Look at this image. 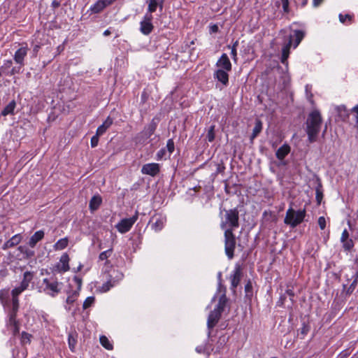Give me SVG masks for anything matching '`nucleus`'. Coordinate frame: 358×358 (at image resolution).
<instances>
[{"instance_id": "obj_39", "label": "nucleus", "mask_w": 358, "mask_h": 358, "mask_svg": "<svg viewBox=\"0 0 358 358\" xmlns=\"http://www.w3.org/2000/svg\"><path fill=\"white\" fill-rule=\"evenodd\" d=\"M245 297L250 299L252 296V284L250 280H248L245 285Z\"/></svg>"}, {"instance_id": "obj_3", "label": "nucleus", "mask_w": 358, "mask_h": 358, "mask_svg": "<svg viewBox=\"0 0 358 358\" xmlns=\"http://www.w3.org/2000/svg\"><path fill=\"white\" fill-rule=\"evenodd\" d=\"M28 50L29 48L26 44L15 51L13 59L17 66L13 67L9 72L6 73V76H11L22 72V69L25 65L24 59L27 55Z\"/></svg>"}, {"instance_id": "obj_54", "label": "nucleus", "mask_w": 358, "mask_h": 358, "mask_svg": "<svg viewBox=\"0 0 358 358\" xmlns=\"http://www.w3.org/2000/svg\"><path fill=\"white\" fill-rule=\"evenodd\" d=\"M286 294L289 296L290 301L292 303H294V290L292 289H287L286 290Z\"/></svg>"}, {"instance_id": "obj_29", "label": "nucleus", "mask_w": 358, "mask_h": 358, "mask_svg": "<svg viewBox=\"0 0 358 358\" xmlns=\"http://www.w3.org/2000/svg\"><path fill=\"white\" fill-rule=\"evenodd\" d=\"M342 243V247L344 252H352L355 243L352 238H349L348 239L344 240V242H341Z\"/></svg>"}, {"instance_id": "obj_8", "label": "nucleus", "mask_w": 358, "mask_h": 358, "mask_svg": "<svg viewBox=\"0 0 358 358\" xmlns=\"http://www.w3.org/2000/svg\"><path fill=\"white\" fill-rule=\"evenodd\" d=\"M160 171V166L157 163L145 164L142 166L141 173L145 175H149L155 177L159 174Z\"/></svg>"}, {"instance_id": "obj_11", "label": "nucleus", "mask_w": 358, "mask_h": 358, "mask_svg": "<svg viewBox=\"0 0 358 358\" xmlns=\"http://www.w3.org/2000/svg\"><path fill=\"white\" fill-rule=\"evenodd\" d=\"M217 66L226 71H230L232 66L227 54L223 53L216 63Z\"/></svg>"}, {"instance_id": "obj_60", "label": "nucleus", "mask_w": 358, "mask_h": 358, "mask_svg": "<svg viewBox=\"0 0 358 358\" xmlns=\"http://www.w3.org/2000/svg\"><path fill=\"white\" fill-rule=\"evenodd\" d=\"M116 0H101L103 6L106 8L107 6L113 4Z\"/></svg>"}, {"instance_id": "obj_24", "label": "nucleus", "mask_w": 358, "mask_h": 358, "mask_svg": "<svg viewBox=\"0 0 358 358\" xmlns=\"http://www.w3.org/2000/svg\"><path fill=\"white\" fill-rule=\"evenodd\" d=\"M263 128L262 122L257 119L255 121V125L252 130V135L250 136V141H252L262 131Z\"/></svg>"}, {"instance_id": "obj_5", "label": "nucleus", "mask_w": 358, "mask_h": 358, "mask_svg": "<svg viewBox=\"0 0 358 358\" xmlns=\"http://www.w3.org/2000/svg\"><path fill=\"white\" fill-rule=\"evenodd\" d=\"M224 238L225 254L229 259H232L234 257V250L236 245V236L231 229H226L224 232Z\"/></svg>"}, {"instance_id": "obj_37", "label": "nucleus", "mask_w": 358, "mask_h": 358, "mask_svg": "<svg viewBox=\"0 0 358 358\" xmlns=\"http://www.w3.org/2000/svg\"><path fill=\"white\" fill-rule=\"evenodd\" d=\"M164 226V221L162 218H157L155 222L152 223V227L156 231H161Z\"/></svg>"}, {"instance_id": "obj_44", "label": "nucleus", "mask_w": 358, "mask_h": 358, "mask_svg": "<svg viewBox=\"0 0 358 358\" xmlns=\"http://www.w3.org/2000/svg\"><path fill=\"white\" fill-rule=\"evenodd\" d=\"M94 301H95V298L94 296H89V297H87L85 300V301H84V303L83 304V308L84 310H85V309L91 307L93 305V303H94Z\"/></svg>"}, {"instance_id": "obj_33", "label": "nucleus", "mask_w": 358, "mask_h": 358, "mask_svg": "<svg viewBox=\"0 0 358 358\" xmlns=\"http://www.w3.org/2000/svg\"><path fill=\"white\" fill-rule=\"evenodd\" d=\"M106 7L103 6L101 0H98L94 4H93L90 10L92 13L97 14L101 13Z\"/></svg>"}, {"instance_id": "obj_4", "label": "nucleus", "mask_w": 358, "mask_h": 358, "mask_svg": "<svg viewBox=\"0 0 358 358\" xmlns=\"http://www.w3.org/2000/svg\"><path fill=\"white\" fill-rule=\"evenodd\" d=\"M306 215V209L295 210L290 207L286 212L284 223L294 228L304 220Z\"/></svg>"}, {"instance_id": "obj_30", "label": "nucleus", "mask_w": 358, "mask_h": 358, "mask_svg": "<svg viewBox=\"0 0 358 358\" xmlns=\"http://www.w3.org/2000/svg\"><path fill=\"white\" fill-rule=\"evenodd\" d=\"M25 289H22V287L20 285L12 290V303H19L18 296Z\"/></svg>"}, {"instance_id": "obj_25", "label": "nucleus", "mask_w": 358, "mask_h": 358, "mask_svg": "<svg viewBox=\"0 0 358 358\" xmlns=\"http://www.w3.org/2000/svg\"><path fill=\"white\" fill-rule=\"evenodd\" d=\"M69 260H70V259H69V257L67 253H64L61 256L60 260H59L60 263L62 264V266L59 268L61 271L66 272L67 271L69 270V268H70L69 264Z\"/></svg>"}, {"instance_id": "obj_21", "label": "nucleus", "mask_w": 358, "mask_h": 358, "mask_svg": "<svg viewBox=\"0 0 358 358\" xmlns=\"http://www.w3.org/2000/svg\"><path fill=\"white\" fill-rule=\"evenodd\" d=\"M157 127V122L153 118L150 123L145 127L143 133L147 138H150L155 131Z\"/></svg>"}, {"instance_id": "obj_64", "label": "nucleus", "mask_w": 358, "mask_h": 358, "mask_svg": "<svg viewBox=\"0 0 358 358\" xmlns=\"http://www.w3.org/2000/svg\"><path fill=\"white\" fill-rule=\"evenodd\" d=\"M52 7L53 8H57L60 6V2L58 1L57 0H54L52 2Z\"/></svg>"}, {"instance_id": "obj_61", "label": "nucleus", "mask_w": 358, "mask_h": 358, "mask_svg": "<svg viewBox=\"0 0 358 358\" xmlns=\"http://www.w3.org/2000/svg\"><path fill=\"white\" fill-rule=\"evenodd\" d=\"M225 169V167L222 164H217V169H216V173H223Z\"/></svg>"}, {"instance_id": "obj_45", "label": "nucleus", "mask_w": 358, "mask_h": 358, "mask_svg": "<svg viewBox=\"0 0 358 358\" xmlns=\"http://www.w3.org/2000/svg\"><path fill=\"white\" fill-rule=\"evenodd\" d=\"M78 296V292L74 291L71 295H69L67 297V299L66 300V303L68 305L73 304L76 301Z\"/></svg>"}, {"instance_id": "obj_59", "label": "nucleus", "mask_w": 358, "mask_h": 358, "mask_svg": "<svg viewBox=\"0 0 358 358\" xmlns=\"http://www.w3.org/2000/svg\"><path fill=\"white\" fill-rule=\"evenodd\" d=\"M337 111L341 115L343 112L346 116H348V113H347L346 108L345 106H338Z\"/></svg>"}, {"instance_id": "obj_51", "label": "nucleus", "mask_w": 358, "mask_h": 358, "mask_svg": "<svg viewBox=\"0 0 358 358\" xmlns=\"http://www.w3.org/2000/svg\"><path fill=\"white\" fill-rule=\"evenodd\" d=\"M280 1L282 3V9H283L284 13H288L289 12V0H280Z\"/></svg>"}, {"instance_id": "obj_56", "label": "nucleus", "mask_w": 358, "mask_h": 358, "mask_svg": "<svg viewBox=\"0 0 358 358\" xmlns=\"http://www.w3.org/2000/svg\"><path fill=\"white\" fill-rule=\"evenodd\" d=\"M350 356L348 350L342 351L338 356V358H348Z\"/></svg>"}, {"instance_id": "obj_53", "label": "nucleus", "mask_w": 358, "mask_h": 358, "mask_svg": "<svg viewBox=\"0 0 358 358\" xmlns=\"http://www.w3.org/2000/svg\"><path fill=\"white\" fill-rule=\"evenodd\" d=\"M350 238V234L348 231V229H345L341 234V242H344V240L348 239Z\"/></svg>"}, {"instance_id": "obj_55", "label": "nucleus", "mask_w": 358, "mask_h": 358, "mask_svg": "<svg viewBox=\"0 0 358 358\" xmlns=\"http://www.w3.org/2000/svg\"><path fill=\"white\" fill-rule=\"evenodd\" d=\"M152 13H146L145 15H144V17H143V20H142L143 22H152Z\"/></svg>"}, {"instance_id": "obj_14", "label": "nucleus", "mask_w": 358, "mask_h": 358, "mask_svg": "<svg viewBox=\"0 0 358 358\" xmlns=\"http://www.w3.org/2000/svg\"><path fill=\"white\" fill-rule=\"evenodd\" d=\"M117 280H112L111 279L108 280L106 282L103 283L102 286L100 287V291L102 292H108L111 287H114L116 282L122 279L123 274L122 273H119L117 271V275H115Z\"/></svg>"}, {"instance_id": "obj_35", "label": "nucleus", "mask_w": 358, "mask_h": 358, "mask_svg": "<svg viewBox=\"0 0 358 358\" xmlns=\"http://www.w3.org/2000/svg\"><path fill=\"white\" fill-rule=\"evenodd\" d=\"M31 338H32L31 334H30L26 331H22L21 334V337H20V343H21L22 345L24 346L27 344H30Z\"/></svg>"}, {"instance_id": "obj_20", "label": "nucleus", "mask_w": 358, "mask_h": 358, "mask_svg": "<svg viewBox=\"0 0 358 358\" xmlns=\"http://www.w3.org/2000/svg\"><path fill=\"white\" fill-rule=\"evenodd\" d=\"M34 278V273L31 271H26L23 274V279L20 282V286L24 289L25 290L28 289L29 283Z\"/></svg>"}, {"instance_id": "obj_58", "label": "nucleus", "mask_w": 358, "mask_h": 358, "mask_svg": "<svg viewBox=\"0 0 358 358\" xmlns=\"http://www.w3.org/2000/svg\"><path fill=\"white\" fill-rule=\"evenodd\" d=\"M352 112L355 114L356 124L358 127V104L352 108Z\"/></svg>"}, {"instance_id": "obj_41", "label": "nucleus", "mask_w": 358, "mask_h": 358, "mask_svg": "<svg viewBox=\"0 0 358 358\" xmlns=\"http://www.w3.org/2000/svg\"><path fill=\"white\" fill-rule=\"evenodd\" d=\"M148 13H152L156 11L157 8L158 6V2L157 0H148Z\"/></svg>"}, {"instance_id": "obj_34", "label": "nucleus", "mask_w": 358, "mask_h": 358, "mask_svg": "<svg viewBox=\"0 0 358 358\" xmlns=\"http://www.w3.org/2000/svg\"><path fill=\"white\" fill-rule=\"evenodd\" d=\"M69 240L67 238H64L58 240L54 245V248L56 250H62L66 248L68 245Z\"/></svg>"}, {"instance_id": "obj_2", "label": "nucleus", "mask_w": 358, "mask_h": 358, "mask_svg": "<svg viewBox=\"0 0 358 358\" xmlns=\"http://www.w3.org/2000/svg\"><path fill=\"white\" fill-rule=\"evenodd\" d=\"M224 214L220 222V228L223 230L231 229L234 231L240 226L239 211L237 208L224 210Z\"/></svg>"}, {"instance_id": "obj_42", "label": "nucleus", "mask_w": 358, "mask_h": 358, "mask_svg": "<svg viewBox=\"0 0 358 358\" xmlns=\"http://www.w3.org/2000/svg\"><path fill=\"white\" fill-rule=\"evenodd\" d=\"M215 126L212 125L208 129V134L206 135V139L209 142H213L215 140Z\"/></svg>"}, {"instance_id": "obj_27", "label": "nucleus", "mask_w": 358, "mask_h": 358, "mask_svg": "<svg viewBox=\"0 0 358 358\" xmlns=\"http://www.w3.org/2000/svg\"><path fill=\"white\" fill-rule=\"evenodd\" d=\"M16 106V103L14 100L11 101L1 111V115L6 116L14 113V110Z\"/></svg>"}, {"instance_id": "obj_26", "label": "nucleus", "mask_w": 358, "mask_h": 358, "mask_svg": "<svg viewBox=\"0 0 358 358\" xmlns=\"http://www.w3.org/2000/svg\"><path fill=\"white\" fill-rule=\"evenodd\" d=\"M19 303H11L8 311V320H17V314L19 310Z\"/></svg>"}, {"instance_id": "obj_10", "label": "nucleus", "mask_w": 358, "mask_h": 358, "mask_svg": "<svg viewBox=\"0 0 358 358\" xmlns=\"http://www.w3.org/2000/svg\"><path fill=\"white\" fill-rule=\"evenodd\" d=\"M243 276L242 269L240 266H236L230 276L231 280V289L235 292L236 288L239 285L241 278Z\"/></svg>"}, {"instance_id": "obj_12", "label": "nucleus", "mask_w": 358, "mask_h": 358, "mask_svg": "<svg viewBox=\"0 0 358 358\" xmlns=\"http://www.w3.org/2000/svg\"><path fill=\"white\" fill-rule=\"evenodd\" d=\"M227 72L223 69H217L214 73V78L224 86H227L229 84V74Z\"/></svg>"}, {"instance_id": "obj_22", "label": "nucleus", "mask_w": 358, "mask_h": 358, "mask_svg": "<svg viewBox=\"0 0 358 358\" xmlns=\"http://www.w3.org/2000/svg\"><path fill=\"white\" fill-rule=\"evenodd\" d=\"M102 199L99 195H94L90 201L89 207L92 211L97 210L101 204Z\"/></svg>"}, {"instance_id": "obj_7", "label": "nucleus", "mask_w": 358, "mask_h": 358, "mask_svg": "<svg viewBox=\"0 0 358 358\" xmlns=\"http://www.w3.org/2000/svg\"><path fill=\"white\" fill-rule=\"evenodd\" d=\"M43 284L45 285L44 287V292L52 297H55L60 292L59 288V283L57 280H50L48 278H44Z\"/></svg>"}, {"instance_id": "obj_18", "label": "nucleus", "mask_w": 358, "mask_h": 358, "mask_svg": "<svg viewBox=\"0 0 358 358\" xmlns=\"http://www.w3.org/2000/svg\"><path fill=\"white\" fill-rule=\"evenodd\" d=\"M228 304L229 299L227 297L226 294H223L220 296L218 303L214 309L219 310L220 313H222Z\"/></svg>"}, {"instance_id": "obj_48", "label": "nucleus", "mask_w": 358, "mask_h": 358, "mask_svg": "<svg viewBox=\"0 0 358 358\" xmlns=\"http://www.w3.org/2000/svg\"><path fill=\"white\" fill-rule=\"evenodd\" d=\"M166 148L170 154H172L175 149L174 141L172 138L169 139L166 143Z\"/></svg>"}, {"instance_id": "obj_9", "label": "nucleus", "mask_w": 358, "mask_h": 358, "mask_svg": "<svg viewBox=\"0 0 358 358\" xmlns=\"http://www.w3.org/2000/svg\"><path fill=\"white\" fill-rule=\"evenodd\" d=\"M222 313H220L219 310H213L208 315V320H207V327L209 330L208 334H210V331L216 326L218 323Z\"/></svg>"}, {"instance_id": "obj_52", "label": "nucleus", "mask_w": 358, "mask_h": 358, "mask_svg": "<svg viewBox=\"0 0 358 358\" xmlns=\"http://www.w3.org/2000/svg\"><path fill=\"white\" fill-rule=\"evenodd\" d=\"M318 224L320 228L323 230L326 227V219L324 217L321 216L318 218Z\"/></svg>"}, {"instance_id": "obj_17", "label": "nucleus", "mask_w": 358, "mask_h": 358, "mask_svg": "<svg viewBox=\"0 0 358 358\" xmlns=\"http://www.w3.org/2000/svg\"><path fill=\"white\" fill-rule=\"evenodd\" d=\"M290 146L288 144L285 143L277 150L275 156L278 159L283 160L285 157L290 152Z\"/></svg>"}, {"instance_id": "obj_19", "label": "nucleus", "mask_w": 358, "mask_h": 358, "mask_svg": "<svg viewBox=\"0 0 358 358\" xmlns=\"http://www.w3.org/2000/svg\"><path fill=\"white\" fill-rule=\"evenodd\" d=\"M113 119L108 116L103 122V124L97 128V135H103L106 131V130L113 124Z\"/></svg>"}, {"instance_id": "obj_43", "label": "nucleus", "mask_w": 358, "mask_h": 358, "mask_svg": "<svg viewBox=\"0 0 358 358\" xmlns=\"http://www.w3.org/2000/svg\"><path fill=\"white\" fill-rule=\"evenodd\" d=\"M321 188H322L321 185H319L316 187V189H315V193H316L315 198H316L317 203L319 205L321 203L322 199L323 198V193H322Z\"/></svg>"}, {"instance_id": "obj_32", "label": "nucleus", "mask_w": 358, "mask_h": 358, "mask_svg": "<svg viewBox=\"0 0 358 358\" xmlns=\"http://www.w3.org/2000/svg\"><path fill=\"white\" fill-rule=\"evenodd\" d=\"M339 20L343 24H351L354 22V15L350 14L340 13L338 15Z\"/></svg>"}, {"instance_id": "obj_49", "label": "nucleus", "mask_w": 358, "mask_h": 358, "mask_svg": "<svg viewBox=\"0 0 358 358\" xmlns=\"http://www.w3.org/2000/svg\"><path fill=\"white\" fill-rule=\"evenodd\" d=\"M100 136L101 135H97V132L96 131V134L92 137L90 141L92 148H95L97 146L99 143V138Z\"/></svg>"}, {"instance_id": "obj_31", "label": "nucleus", "mask_w": 358, "mask_h": 358, "mask_svg": "<svg viewBox=\"0 0 358 358\" xmlns=\"http://www.w3.org/2000/svg\"><path fill=\"white\" fill-rule=\"evenodd\" d=\"M291 45V40H289V42L282 49L281 62L282 64H285L287 60Z\"/></svg>"}, {"instance_id": "obj_47", "label": "nucleus", "mask_w": 358, "mask_h": 358, "mask_svg": "<svg viewBox=\"0 0 358 358\" xmlns=\"http://www.w3.org/2000/svg\"><path fill=\"white\" fill-rule=\"evenodd\" d=\"M111 253H112V249H109V250H107L106 251L101 252L99 256V260L103 261L105 259H107L110 256Z\"/></svg>"}, {"instance_id": "obj_28", "label": "nucleus", "mask_w": 358, "mask_h": 358, "mask_svg": "<svg viewBox=\"0 0 358 358\" xmlns=\"http://www.w3.org/2000/svg\"><path fill=\"white\" fill-rule=\"evenodd\" d=\"M20 241L21 236L20 234H16L6 242L4 244V248H13L17 245Z\"/></svg>"}, {"instance_id": "obj_15", "label": "nucleus", "mask_w": 358, "mask_h": 358, "mask_svg": "<svg viewBox=\"0 0 358 358\" xmlns=\"http://www.w3.org/2000/svg\"><path fill=\"white\" fill-rule=\"evenodd\" d=\"M6 327L15 336L20 332V322L17 320H7Z\"/></svg>"}, {"instance_id": "obj_36", "label": "nucleus", "mask_w": 358, "mask_h": 358, "mask_svg": "<svg viewBox=\"0 0 358 358\" xmlns=\"http://www.w3.org/2000/svg\"><path fill=\"white\" fill-rule=\"evenodd\" d=\"M100 343L106 350H111L113 348V345L106 336H101L99 338Z\"/></svg>"}, {"instance_id": "obj_16", "label": "nucleus", "mask_w": 358, "mask_h": 358, "mask_svg": "<svg viewBox=\"0 0 358 358\" xmlns=\"http://www.w3.org/2000/svg\"><path fill=\"white\" fill-rule=\"evenodd\" d=\"M44 236H45V233L43 230H39V231H36L29 238V241L28 243L29 245L31 248H34L36 246V245L37 244V243L39 242L40 241H41L44 238Z\"/></svg>"}, {"instance_id": "obj_50", "label": "nucleus", "mask_w": 358, "mask_h": 358, "mask_svg": "<svg viewBox=\"0 0 358 358\" xmlns=\"http://www.w3.org/2000/svg\"><path fill=\"white\" fill-rule=\"evenodd\" d=\"M357 282H357V280H353L352 282L351 283V285L349 286V287L346 290L347 295H350L353 292V291L355 290V289L357 285Z\"/></svg>"}, {"instance_id": "obj_57", "label": "nucleus", "mask_w": 358, "mask_h": 358, "mask_svg": "<svg viewBox=\"0 0 358 358\" xmlns=\"http://www.w3.org/2000/svg\"><path fill=\"white\" fill-rule=\"evenodd\" d=\"M165 153H166V150L164 148L159 150L157 153V159L158 160L162 159V157L164 156Z\"/></svg>"}, {"instance_id": "obj_40", "label": "nucleus", "mask_w": 358, "mask_h": 358, "mask_svg": "<svg viewBox=\"0 0 358 358\" xmlns=\"http://www.w3.org/2000/svg\"><path fill=\"white\" fill-rule=\"evenodd\" d=\"M238 46V41H236L231 46L228 45L227 47L231 49V55L234 62L237 60V47Z\"/></svg>"}, {"instance_id": "obj_38", "label": "nucleus", "mask_w": 358, "mask_h": 358, "mask_svg": "<svg viewBox=\"0 0 358 358\" xmlns=\"http://www.w3.org/2000/svg\"><path fill=\"white\" fill-rule=\"evenodd\" d=\"M68 342H69V345L70 350L72 352H74V350H75V348H76V345L77 343L76 336H75V334H69Z\"/></svg>"}, {"instance_id": "obj_23", "label": "nucleus", "mask_w": 358, "mask_h": 358, "mask_svg": "<svg viewBox=\"0 0 358 358\" xmlns=\"http://www.w3.org/2000/svg\"><path fill=\"white\" fill-rule=\"evenodd\" d=\"M154 26L152 22L141 21L140 23V31L144 35H149L153 30Z\"/></svg>"}, {"instance_id": "obj_1", "label": "nucleus", "mask_w": 358, "mask_h": 358, "mask_svg": "<svg viewBox=\"0 0 358 358\" xmlns=\"http://www.w3.org/2000/svg\"><path fill=\"white\" fill-rule=\"evenodd\" d=\"M322 122V115L318 110H313L308 114L306 122V131L310 143H314L317 141Z\"/></svg>"}, {"instance_id": "obj_6", "label": "nucleus", "mask_w": 358, "mask_h": 358, "mask_svg": "<svg viewBox=\"0 0 358 358\" xmlns=\"http://www.w3.org/2000/svg\"><path fill=\"white\" fill-rule=\"evenodd\" d=\"M138 217V212H136L135 215L129 218H124L120 220V222L116 225V228L121 234H125L129 231L133 224L136 222Z\"/></svg>"}, {"instance_id": "obj_63", "label": "nucleus", "mask_w": 358, "mask_h": 358, "mask_svg": "<svg viewBox=\"0 0 358 358\" xmlns=\"http://www.w3.org/2000/svg\"><path fill=\"white\" fill-rule=\"evenodd\" d=\"M286 299V296L285 294H283V295H281L280 299H279V301H278V306H282L285 303V301Z\"/></svg>"}, {"instance_id": "obj_13", "label": "nucleus", "mask_w": 358, "mask_h": 358, "mask_svg": "<svg viewBox=\"0 0 358 358\" xmlns=\"http://www.w3.org/2000/svg\"><path fill=\"white\" fill-rule=\"evenodd\" d=\"M306 35L305 31L303 30H294L293 34L290 35L289 40H291V43L292 41H294V48H296L301 41L303 40Z\"/></svg>"}, {"instance_id": "obj_62", "label": "nucleus", "mask_w": 358, "mask_h": 358, "mask_svg": "<svg viewBox=\"0 0 358 358\" xmlns=\"http://www.w3.org/2000/svg\"><path fill=\"white\" fill-rule=\"evenodd\" d=\"M219 31L218 26L217 24H213L210 26V33H217Z\"/></svg>"}, {"instance_id": "obj_46", "label": "nucleus", "mask_w": 358, "mask_h": 358, "mask_svg": "<svg viewBox=\"0 0 358 358\" xmlns=\"http://www.w3.org/2000/svg\"><path fill=\"white\" fill-rule=\"evenodd\" d=\"M13 65L12 60H6L4 62L3 66H1V69L3 71V72L6 75L7 72H9L10 70H8L11 66Z\"/></svg>"}]
</instances>
